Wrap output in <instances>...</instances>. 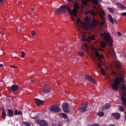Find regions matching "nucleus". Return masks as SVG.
I'll use <instances>...</instances> for the list:
<instances>
[{"instance_id": "53", "label": "nucleus", "mask_w": 126, "mask_h": 126, "mask_svg": "<svg viewBox=\"0 0 126 126\" xmlns=\"http://www.w3.org/2000/svg\"><path fill=\"white\" fill-rule=\"evenodd\" d=\"M32 118H33V119H34V117H32Z\"/></svg>"}, {"instance_id": "10", "label": "nucleus", "mask_w": 126, "mask_h": 126, "mask_svg": "<svg viewBox=\"0 0 126 126\" xmlns=\"http://www.w3.org/2000/svg\"><path fill=\"white\" fill-rule=\"evenodd\" d=\"M11 89L10 88L8 89V90L10 91H12L13 92H14L18 89V86L16 85H13L11 87Z\"/></svg>"}, {"instance_id": "40", "label": "nucleus", "mask_w": 126, "mask_h": 126, "mask_svg": "<svg viewBox=\"0 0 126 126\" xmlns=\"http://www.w3.org/2000/svg\"><path fill=\"white\" fill-rule=\"evenodd\" d=\"M10 66L11 67H12L14 68H17V67L16 66H15L10 65Z\"/></svg>"}, {"instance_id": "1", "label": "nucleus", "mask_w": 126, "mask_h": 126, "mask_svg": "<svg viewBox=\"0 0 126 126\" xmlns=\"http://www.w3.org/2000/svg\"><path fill=\"white\" fill-rule=\"evenodd\" d=\"M79 8V4L77 3L75 4L73 10L69 11V13L71 16V18L72 21H74V23L75 26L79 29L80 32L81 33L82 38V41H85L86 39H84L86 32L84 31L83 33L81 30V28L85 30H88L90 28H93L96 25L95 22L94 23H90L88 17H86L84 21V22L81 21L79 18L78 17L77 13L78 12L77 9Z\"/></svg>"}, {"instance_id": "41", "label": "nucleus", "mask_w": 126, "mask_h": 126, "mask_svg": "<svg viewBox=\"0 0 126 126\" xmlns=\"http://www.w3.org/2000/svg\"><path fill=\"white\" fill-rule=\"evenodd\" d=\"M122 16H126V12L124 13L121 14Z\"/></svg>"}, {"instance_id": "2", "label": "nucleus", "mask_w": 126, "mask_h": 126, "mask_svg": "<svg viewBox=\"0 0 126 126\" xmlns=\"http://www.w3.org/2000/svg\"><path fill=\"white\" fill-rule=\"evenodd\" d=\"M101 36L106 41L108 44L110 46V51L108 52V53L109 54L111 55L112 53H114L113 48L111 47L113 42L112 38L110 37L109 33L108 32L102 33H101Z\"/></svg>"}, {"instance_id": "43", "label": "nucleus", "mask_w": 126, "mask_h": 126, "mask_svg": "<svg viewBox=\"0 0 126 126\" xmlns=\"http://www.w3.org/2000/svg\"><path fill=\"white\" fill-rule=\"evenodd\" d=\"M108 126H115V125L113 124H110Z\"/></svg>"}, {"instance_id": "15", "label": "nucleus", "mask_w": 126, "mask_h": 126, "mask_svg": "<svg viewBox=\"0 0 126 126\" xmlns=\"http://www.w3.org/2000/svg\"><path fill=\"white\" fill-rule=\"evenodd\" d=\"M111 115L114 116L116 120L118 119L120 117V114L117 112L112 113V114Z\"/></svg>"}, {"instance_id": "46", "label": "nucleus", "mask_w": 126, "mask_h": 126, "mask_svg": "<svg viewBox=\"0 0 126 126\" xmlns=\"http://www.w3.org/2000/svg\"><path fill=\"white\" fill-rule=\"evenodd\" d=\"M114 21L115 23L116 24H117V20L116 19H115Z\"/></svg>"}, {"instance_id": "32", "label": "nucleus", "mask_w": 126, "mask_h": 126, "mask_svg": "<svg viewBox=\"0 0 126 126\" xmlns=\"http://www.w3.org/2000/svg\"><path fill=\"white\" fill-rule=\"evenodd\" d=\"M119 110L121 112L124 111V108L122 106H119Z\"/></svg>"}, {"instance_id": "5", "label": "nucleus", "mask_w": 126, "mask_h": 126, "mask_svg": "<svg viewBox=\"0 0 126 126\" xmlns=\"http://www.w3.org/2000/svg\"><path fill=\"white\" fill-rule=\"evenodd\" d=\"M91 49L95 53L97 57L99 62H101V59L103 58H104V56L100 54L97 51V50H99L101 51H103V50L101 49H97L95 48L94 47H92Z\"/></svg>"}, {"instance_id": "29", "label": "nucleus", "mask_w": 126, "mask_h": 126, "mask_svg": "<svg viewBox=\"0 0 126 126\" xmlns=\"http://www.w3.org/2000/svg\"><path fill=\"white\" fill-rule=\"evenodd\" d=\"M108 9L111 13H113L114 10L112 8L110 7H108Z\"/></svg>"}, {"instance_id": "6", "label": "nucleus", "mask_w": 126, "mask_h": 126, "mask_svg": "<svg viewBox=\"0 0 126 126\" xmlns=\"http://www.w3.org/2000/svg\"><path fill=\"white\" fill-rule=\"evenodd\" d=\"M51 111L58 112L60 110V109L59 106L57 105L51 106L49 108Z\"/></svg>"}, {"instance_id": "44", "label": "nucleus", "mask_w": 126, "mask_h": 126, "mask_svg": "<svg viewBox=\"0 0 126 126\" xmlns=\"http://www.w3.org/2000/svg\"><path fill=\"white\" fill-rule=\"evenodd\" d=\"M3 0H0V5L3 2Z\"/></svg>"}, {"instance_id": "28", "label": "nucleus", "mask_w": 126, "mask_h": 126, "mask_svg": "<svg viewBox=\"0 0 126 126\" xmlns=\"http://www.w3.org/2000/svg\"><path fill=\"white\" fill-rule=\"evenodd\" d=\"M97 115L99 116L102 117L104 116V113L102 112H100L98 113Z\"/></svg>"}, {"instance_id": "22", "label": "nucleus", "mask_w": 126, "mask_h": 126, "mask_svg": "<svg viewBox=\"0 0 126 126\" xmlns=\"http://www.w3.org/2000/svg\"><path fill=\"white\" fill-rule=\"evenodd\" d=\"M79 110L80 112H82L85 111H86V109L82 107H80Z\"/></svg>"}, {"instance_id": "12", "label": "nucleus", "mask_w": 126, "mask_h": 126, "mask_svg": "<svg viewBox=\"0 0 126 126\" xmlns=\"http://www.w3.org/2000/svg\"><path fill=\"white\" fill-rule=\"evenodd\" d=\"M85 78L88 80L90 82L95 84L96 81L94 78H92L90 76H85Z\"/></svg>"}, {"instance_id": "25", "label": "nucleus", "mask_w": 126, "mask_h": 126, "mask_svg": "<svg viewBox=\"0 0 126 126\" xmlns=\"http://www.w3.org/2000/svg\"><path fill=\"white\" fill-rule=\"evenodd\" d=\"M2 116L4 119H5L6 117V113L5 112L4 110H3V111L2 113Z\"/></svg>"}, {"instance_id": "38", "label": "nucleus", "mask_w": 126, "mask_h": 126, "mask_svg": "<svg viewBox=\"0 0 126 126\" xmlns=\"http://www.w3.org/2000/svg\"><path fill=\"white\" fill-rule=\"evenodd\" d=\"M95 36L94 35H92L91 37H90V39L91 40H94V39Z\"/></svg>"}, {"instance_id": "39", "label": "nucleus", "mask_w": 126, "mask_h": 126, "mask_svg": "<svg viewBox=\"0 0 126 126\" xmlns=\"http://www.w3.org/2000/svg\"><path fill=\"white\" fill-rule=\"evenodd\" d=\"M91 126H99V125L97 124H95L92 125Z\"/></svg>"}, {"instance_id": "14", "label": "nucleus", "mask_w": 126, "mask_h": 126, "mask_svg": "<svg viewBox=\"0 0 126 126\" xmlns=\"http://www.w3.org/2000/svg\"><path fill=\"white\" fill-rule=\"evenodd\" d=\"M34 101L36 102L38 106L42 105L43 104V101L36 98L34 99Z\"/></svg>"}, {"instance_id": "51", "label": "nucleus", "mask_w": 126, "mask_h": 126, "mask_svg": "<svg viewBox=\"0 0 126 126\" xmlns=\"http://www.w3.org/2000/svg\"><path fill=\"white\" fill-rule=\"evenodd\" d=\"M69 1H71L72 0H68Z\"/></svg>"}, {"instance_id": "33", "label": "nucleus", "mask_w": 126, "mask_h": 126, "mask_svg": "<svg viewBox=\"0 0 126 126\" xmlns=\"http://www.w3.org/2000/svg\"><path fill=\"white\" fill-rule=\"evenodd\" d=\"M101 46L103 47H104L106 46V43L104 42H102L100 43Z\"/></svg>"}, {"instance_id": "21", "label": "nucleus", "mask_w": 126, "mask_h": 126, "mask_svg": "<svg viewBox=\"0 0 126 126\" xmlns=\"http://www.w3.org/2000/svg\"><path fill=\"white\" fill-rule=\"evenodd\" d=\"M108 17L110 21L113 24H114V21L112 17L110 15L108 14Z\"/></svg>"}, {"instance_id": "34", "label": "nucleus", "mask_w": 126, "mask_h": 126, "mask_svg": "<svg viewBox=\"0 0 126 126\" xmlns=\"http://www.w3.org/2000/svg\"><path fill=\"white\" fill-rule=\"evenodd\" d=\"M31 33L33 36H34L35 35L36 33V32L34 31H31Z\"/></svg>"}, {"instance_id": "36", "label": "nucleus", "mask_w": 126, "mask_h": 126, "mask_svg": "<svg viewBox=\"0 0 126 126\" xmlns=\"http://www.w3.org/2000/svg\"><path fill=\"white\" fill-rule=\"evenodd\" d=\"M21 53L22 54V55H21V57L23 58L25 55V53L23 51H22Z\"/></svg>"}, {"instance_id": "17", "label": "nucleus", "mask_w": 126, "mask_h": 126, "mask_svg": "<svg viewBox=\"0 0 126 126\" xmlns=\"http://www.w3.org/2000/svg\"><path fill=\"white\" fill-rule=\"evenodd\" d=\"M121 98L123 101V104L124 106H126V98L122 95H121Z\"/></svg>"}, {"instance_id": "42", "label": "nucleus", "mask_w": 126, "mask_h": 126, "mask_svg": "<svg viewBox=\"0 0 126 126\" xmlns=\"http://www.w3.org/2000/svg\"><path fill=\"white\" fill-rule=\"evenodd\" d=\"M117 34L119 36H121V34L119 32H117Z\"/></svg>"}, {"instance_id": "24", "label": "nucleus", "mask_w": 126, "mask_h": 126, "mask_svg": "<svg viewBox=\"0 0 126 126\" xmlns=\"http://www.w3.org/2000/svg\"><path fill=\"white\" fill-rule=\"evenodd\" d=\"M81 105L83 107L86 109L87 107L88 104L86 103L83 102H82Z\"/></svg>"}, {"instance_id": "4", "label": "nucleus", "mask_w": 126, "mask_h": 126, "mask_svg": "<svg viewBox=\"0 0 126 126\" xmlns=\"http://www.w3.org/2000/svg\"><path fill=\"white\" fill-rule=\"evenodd\" d=\"M70 9L67 5H64L61 6L60 8L57 10L55 12V14H59L60 13H65L67 11H68L69 13Z\"/></svg>"}, {"instance_id": "52", "label": "nucleus", "mask_w": 126, "mask_h": 126, "mask_svg": "<svg viewBox=\"0 0 126 126\" xmlns=\"http://www.w3.org/2000/svg\"><path fill=\"white\" fill-rule=\"evenodd\" d=\"M23 31L22 30H20V31L21 32H22Z\"/></svg>"}, {"instance_id": "20", "label": "nucleus", "mask_w": 126, "mask_h": 126, "mask_svg": "<svg viewBox=\"0 0 126 126\" xmlns=\"http://www.w3.org/2000/svg\"><path fill=\"white\" fill-rule=\"evenodd\" d=\"M59 115L60 117L63 116V118L65 119H67L68 121H69V120L68 119V118L65 114L64 113H60L59 114Z\"/></svg>"}, {"instance_id": "45", "label": "nucleus", "mask_w": 126, "mask_h": 126, "mask_svg": "<svg viewBox=\"0 0 126 126\" xmlns=\"http://www.w3.org/2000/svg\"><path fill=\"white\" fill-rule=\"evenodd\" d=\"M85 48L87 49H88V47L87 45L85 44Z\"/></svg>"}, {"instance_id": "11", "label": "nucleus", "mask_w": 126, "mask_h": 126, "mask_svg": "<svg viewBox=\"0 0 126 126\" xmlns=\"http://www.w3.org/2000/svg\"><path fill=\"white\" fill-rule=\"evenodd\" d=\"M85 78L88 80L90 82L95 84L96 81L94 78H92L90 76H85Z\"/></svg>"}, {"instance_id": "9", "label": "nucleus", "mask_w": 126, "mask_h": 126, "mask_svg": "<svg viewBox=\"0 0 126 126\" xmlns=\"http://www.w3.org/2000/svg\"><path fill=\"white\" fill-rule=\"evenodd\" d=\"M63 110L64 112H67L69 111V105L67 103H64L63 104Z\"/></svg>"}, {"instance_id": "16", "label": "nucleus", "mask_w": 126, "mask_h": 126, "mask_svg": "<svg viewBox=\"0 0 126 126\" xmlns=\"http://www.w3.org/2000/svg\"><path fill=\"white\" fill-rule=\"evenodd\" d=\"M50 90V89L49 87L47 88L44 87L43 88V92L45 93H48Z\"/></svg>"}, {"instance_id": "19", "label": "nucleus", "mask_w": 126, "mask_h": 126, "mask_svg": "<svg viewBox=\"0 0 126 126\" xmlns=\"http://www.w3.org/2000/svg\"><path fill=\"white\" fill-rule=\"evenodd\" d=\"M7 113L8 115L10 116H12L13 114V111L10 109L8 110Z\"/></svg>"}, {"instance_id": "18", "label": "nucleus", "mask_w": 126, "mask_h": 126, "mask_svg": "<svg viewBox=\"0 0 126 126\" xmlns=\"http://www.w3.org/2000/svg\"><path fill=\"white\" fill-rule=\"evenodd\" d=\"M90 13L93 15H96L97 13V12L94 11L92 10L87 12L86 13L87 14H88Z\"/></svg>"}, {"instance_id": "8", "label": "nucleus", "mask_w": 126, "mask_h": 126, "mask_svg": "<svg viewBox=\"0 0 126 126\" xmlns=\"http://www.w3.org/2000/svg\"><path fill=\"white\" fill-rule=\"evenodd\" d=\"M101 0H82L81 2L84 5H86L87 3V2L89 1H91L93 3L96 4H97L99 1Z\"/></svg>"}, {"instance_id": "7", "label": "nucleus", "mask_w": 126, "mask_h": 126, "mask_svg": "<svg viewBox=\"0 0 126 126\" xmlns=\"http://www.w3.org/2000/svg\"><path fill=\"white\" fill-rule=\"evenodd\" d=\"M37 122L40 126H48V123L45 120L38 119Z\"/></svg>"}, {"instance_id": "26", "label": "nucleus", "mask_w": 126, "mask_h": 126, "mask_svg": "<svg viewBox=\"0 0 126 126\" xmlns=\"http://www.w3.org/2000/svg\"><path fill=\"white\" fill-rule=\"evenodd\" d=\"M118 5L119 6V7L122 9H124L125 8L123 5L120 3H118Z\"/></svg>"}, {"instance_id": "37", "label": "nucleus", "mask_w": 126, "mask_h": 126, "mask_svg": "<svg viewBox=\"0 0 126 126\" xmlns=\"http://www.w3.org/2000/svg\"><path fill=\"white\" fill-rule=\"evenodd\" d=\"M116 66L118 67H119L120 65V64L119 62H117L116 63Z\"/></svg>"}, {"instance_id": "3", "label": "nucleus", "mask_w": 126, "mask_h": 126, "mask_svg": "<svg viewBox=\"0 0 126 126\" xmlns=\"http://www.w3.org/2000/svg\"><path fill=\"white\" fill-rule=\"evenodd\" d=\"M97 11L102 21V22H100V24L101 25H102L106 22V19L105 17L106 15L105 13L103 10L102 7L101 6L99 7L98 8Z\"/></svg>"}, {"instance_id": "50", "label": "nucleus", "mask_w": 126, "mask_h": 126, "mask_svg": "<svg viewBox=\"0 0 126 126\" xmlns=\"http://www.w3.org/2000/svg\"><path fill=\"white\" fill-rule=\"evenodd\" d=\"M1 110H3H3H4L3 108H1Z\"/></svg>"}, {"instance_id": "49", "label": "nucleus", "mask_w": 126, "mask_h": 126, "mask_svg": "<svg viewBox=\"0 0 126 126\" xmlns=\"http://www.w3.org/2000/svg\"><path fill=\"white\" fill-rule=\"evenodd\" d=\"M31 10L32 11H33L34 10V8H32L31 9Z\"/></svg>"}, {"instance_id": "27", "label": "nucleus", "mask_w": 126, "mask_h": 126, "mask_svg": "<svg viewBox=\"0 0 126 126\" xmlns=\"http://www.w3.org/2000/svg\"><path fill=\"white\" fill-rule=\"evenodd\" d=\"M110 107V105L109 103L106 104L105 105V108L104 109H108Z\"/></svg>"}, {"instance_id": "13", "label": "nucleus", "mask_w": 126, "mask_h": 126, "mask_svg": "<svg viewBox=\"0 0 126 126\" xmlns=\"http://www.w3.org/2000/svg\"><path fill=\"white\" fill-rule=\"evenodd\" d=\"M97 64L98 68H100L101 69V72L102 74L103 75L105 76L106 75V73L104 71L103 69L101 67V64L99 62H97Z\"/></svg>"}, {"instance_id": "23", "label": "nucleus", "mask_w": 126, "mask_h": 126, "mask_svg": "<svg viewBox=\"0 0 126 126\" xmlns=\"http://www.w3.org/2000/svg\"><path fill=\"white\" fill-rule=\"evenodd\" d=\"M14 114L15 115H21L22 114V112L21 111H18L17 110H16L15 111Z\"/></svg>"}, {"instance_id": "31", "label": "nucleus", "mask_w": 126, "mask_h": 126, "mask_svg": "<svg viewBox=\"0 0 126 126\" xmlns=\"http://www.w3.org/2000/svg\"><path fill=\"white\" fill-rule=\"evenodd\" d=\"M23 124L25 125V126H31L30 125L29 123L28 122H26L24 121H23Z\"/></svg>"}, {"instance_id": "48", "label": "nucleus", "mask_w": 126, "mask_h": 126, "mask_svg": "<svg viewBox=\"0 0 126 126\" xmlns=\"http://www.w3.org/2000/svg\"><path fill=\"white\" fill-rule=\"evenodd\" d=\"M3 66V65L2 64H0V68L2 67Z\"/></svg>"}, {"instance_id": "35", "label": "nucleus", "mask_w": 126, "mask_h": 126, "mask_svg": "<svg viewBox=\"0 0 126 126\" xmlns=\"http://www.w3.org/2000/svg\"><path fill=\"white\" fill-rule=\"evenodd\" d=\"M91 58L94 62L95 63V61L96 60V59L95 56L94 55H93L92 57H91Z\"/></svg>"}, {"instance_id": "47", "label": "nucleus", "mask_w": 126, "mask_h": 126, "mask_svg": "<svg viewBox=\"0 0 126 126\" xmlns=\"http://www.w3.org/2000/svg\"><path fill=\"white\" fill-rule=\"evenodd\" d=\"M120 103V102L119 101H117L116 102V104H119Z\"/></svg>"}, {"instance_id": "30", "label": "nucleus", "mask_w": 126, "mask_h": 126, "mask_svg": "<svg viewBox=\"0 0 126 126\" xmlns=\"http://www.w3.org/2000/svg\"><path fill=\"white\" fill-rule=\"evenodd\" d=\"M78 54L80 56L83 57L84 55V54L82 52H78Z\"/></svg>"}]
</instances>
